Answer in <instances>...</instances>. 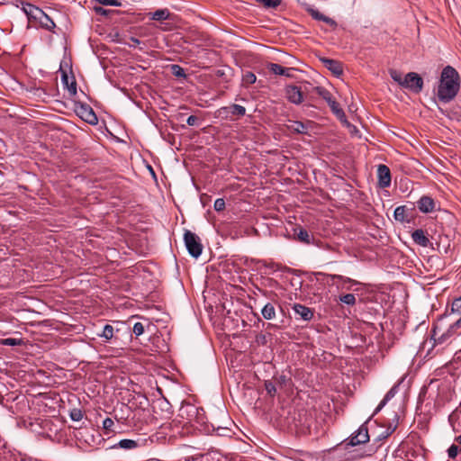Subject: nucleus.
Returning a JSON list of instances; mask_svg holds the SVG:
<instances>
[{
    "instance_id": "35",
    "label": "nucleus",
    "mask_w": 461,
    "mask_h": 461,
    "mask_svg": "<svg viewBox=\"0 0 461 461\" xmlns=\"http://www.w3.org/2000/svg\"><path fill=\"white\" fill-rule=\"evenodd\" d=\"M265 389L267 392V393L274 397L276 393V385L271 381H266L265 382Z\"/></svg>"
},
{
    "instance_id": "12",
    "label": "nucleus",
    "mask_w": 461,
    "mask_h": 461,
    "mask_svg": "<svg viewBox=\"0 0 461 461\" xmlns=\"http://www.w3.org/2000/svg\"><path fill=\"white\" fill-rule=\"evenodd\" d=\"M21 5L22 10L27 15L29 20L37 21L40 17H41V14L44 13L41 9L30 3L21 1Z\"/></svg>"
},
{
    "instance_id": "45",
    "label": "nucleus",
    "mask_w": 461,
    "mask_h": 461,
    "mask_svg": "<svg viewBox=\"0 0 461 461\" xmlns=\"http://www.w3.org/2000/svg\"><path fill=\"white\" fill-rule=\"evenodd\" d=\"M458 411V408H456L452 413L448 416V421L451 426H454L456 421L457 420L458 417L456 415V412Z\"/></svg>"
},
{
    "instance_id": "15",
    "label": "nucleus",
    "mask_w": 461,
    "mask_h": 461,
    "mask_svg": "<svg viewBox=\"0 0 461 461\" xmlns=\"http://www.w3.org/2000/svg\"><path fill=\"white\" fill-rule=\"evenodd\" d=\"M310 123L311 122L308 123H303L300 121H289V123L286 125V127L291 132L307 134L309 131L308 124Z\"/></svg>"
},
{
    "instance_id": "24",
    "label": "nucleus",
    "mask_w": 461,
    "mask_h": 461,
    "mask_svg": "<svg viewBox=\"0 0 461 461\" xmlns=\"http://www.w3.org/2000/svg\"><path fill=\"white\" fill-rule=\"evenodd\" d=\"M261 313H262V316L266 319V320H272L275 318L276 316V310H275V307L272 303H267L262 311H261Z\"/></svg>"
},
{
    "instance_id": "23",
    "label": "nucleus",
    "mask_w": 461,
    "mask_h": 461,
    "mask_svg": "<svg viewBox=\"0 0 461 461\" xmlns=\"http://www.w3.org/2000/svg\"><path fill=\"white\" fill-rule=\"evenodd\" d=\"M294 231H295V235L297 237V240L299 241L303 242L305 244H310L311 243V236H310L309 232L305 229L299 228V229H295Z\"/></svg>"
},
{
    "instance_id": "48",
    "label": "nucleus",
    "mask_w": 461,
    "mask_h": 461,
    "mask_svg": "<svg viewBox=\"0 0 461 461\" xmlns=\"http://www.w3.org/2000/svg\"><path fill=\"white\" fill-rule=\"evenodd\" d=\"M140 43V40H138L137 38H134V37H131L130 38V42L128 43V45H129L130 48H135Z\"/></svg>"
},
{
    "instance_id": "36",
    "label": "nucleus",
    "mask_w": 461,
    "mask_h": 461,
    "mask_svg": "<svg viewBox=\"0 0 461 461\" xmlns=\"http://www.w3.org/2000/svg\"><path fill=\"white\" fill-rule=\"evenodd\" d=\"M23 343L22 339L14 338H7L3 339L2 344L5 346H18Z\"/></svg>"
},
{
    "instance_id": "21",
    "label": "nucleus",
    "mask_w": 461,
    "mask_h": 461,
    "mask_svg": "<svg viewBox=\"0 0 461 461\" xmlns=\"http://www.w3.org/2000/svg\"><path fill=\"white\" fill-rule=\"evenodd\" d=\"M138 447H139L138 441L133 440V439L124 438V439L120 440L116 445L113 446V448L120 447V448L130 450V449H134Z\"/></svg>"
},
{
    "instance_id": "10",
    "label": "nucleus",
    "mask_w": 461,
    "mask_h": 461,
    "mask_svg": "<svg viewBox=\"0 0 461 461\" xmlns=\"http://www.w3.org/2000/svg\"><path fill=\"white\" fill-rule=\"evenodd\" d=\"M378 185L381 188L389 187L391 185V172L387 166L379 165L377 167Z\"/></svg>"
},
{
    "instance_id": "14",
    "label": "nucleus",
    "mask_w": 461,
    "mask_h": 461,
    "mask_svg": "<svg viewBox=\"0 0 461 461\" xmlns=\"http://www.w3.org/2000/svg\"><path fill=\"white\" fill-rule=\"evenodd\" d=\"M293 310L295 315H298L303 321H310L313 317V312L309 307H306L300 303H294Z\"/></svg>"
},
{
    "instance_id": "34",
    "label": "nucleus",
    "mask_w": 461,
    "mask_h": 461,
    "mask_svg": "<svg viewBox=\"0 0 461 461\" xmlns=\"http://www.w3.org/2000/svg\"><path fill=\"white\" fill-rule=\"evenodd\" d=\"M258 3H262L266 7L276 8L277 7L282 0H256Z\"/></svg>"
},
{
    "instance_id": "56",
    "label": "nucleus",
    "mask_w": 461,
    "mask_h": 461,
    "mask_svg": "<svg viewBox=\"0 0 461 461\" xmlns=\"http://www.w3.org/2000/svg\"><path fill=\"white\" fill-rule=\"evenodd\" d=\"M393 430H394V428H393V429H390V431H388V432L386 433V436H385V437H387L388 435H390Z\"/></svg>"
},
{
    "instance_id": "42",
    "label": "nucleus",
    "mask_w": 461,
    "mask_h": 461,
    "mask_svg": "<svg viewBox=\"0 0 461 461\" xmlns=\"http://www.w3.org/2000/svg\"><path fill=\"white\" fill-rule=\"evenodd\" d=\"M67 88L70 95L74 96L77 95V83L74 78L71 79V82L67 86Z\"/></svg>"
},
{
    "instance_id": "43",
    "label": "nucleus",
    "mask_w": 461,
    "mask_h": 461,
    "mask_svg": "<svg viewBox=\"0 0 461 461\" xmlns=\"http://www.w3.org/2000/svg\"><path fill=\"white\" fill-rule=\"evenodd\" d=\"M319 275H322L324 276H326L329 280L328 282H330V280L334 283L335 280H339V281H342L343 280V276H340V275H330V274H323V273H319Z\"/></svg>"
},
{
    "instance_id": "19",
    "label": "nucleus",
    "mask_w": 461,
    "mask_h": 461,
    "mask_svg": "<svg viewBox=\"0 0 461 461\" xmlns=\"http://www.w3.org/2000/svg\"><path fill=\"white\" fill-rule=\"evenodd\" d=\"M307 11L312 15V17L313 19L318 20V21H322L333 27L337 26V23L333 19H331L328 16H325L324 14L320 13L318 10H316L314 8H308Z\"/></svg>"
},
{
    "instance_id": "37",
    "label": "nucleus",
    "mask_w": 461,
    "mask_h": 461,
    "mask_svg": "<svg viewBox=\"0 0 461 461\" xmlns=\"http://www.w3.org/2000/svg\"><path fill=\"white\" fill-rule=\"evenodd\" d=\"M95 2H96L102 5H110V6H121L122 5V3L119 0H95Z\"/></svg>"
},
{
    "instance_id": "1",
    "label": "nucleus",
    "mask_w": 461,
    "mask_h": 461,
    "mask_svg": "<svg viewBox=\"0 0 461 461\" xmlns=\"http://www.w3.org/2000/svg\"><path fill=\"white\" fill-rule=\"evenodd\" d=\"M459 90V75L451 66H447L441 72L438 88V97L441 102L448 103L457 95Z\"/></svg>"
},
{
    "instance_id": "17",
    "label": "nucleus",
    "mask_w": 461,
    "mask_h": 461,
    "mask_svg": "<svg viewBox=\"0 0 461 461\" xmlns=\"http://www.w3.org/2000/svg\"><path fill=\"white\" fill-rule=\"evenodd\" d=\"M411 238L416 244L421 247H428L429 244L430 243L429 240L428 239V237L425 235V232L421 229L414 230L411 234Z\"/></svg>"
},
{
    "instance_id": "30",
    "label": "nucleus",
    "mask_w": 461,
    "mask_h": 461,
    "mask_svg": "<svg viewBox=\"0 0 461 461\" xmlns=\"http://www.w3.org/2000/svg\"><path fill=\"white\" fill-rule=\"evenodd\" d=\"M267 68L275 75H283L285 71L284 67L276 63H269Z\"/></svg>"
},
{
    "instance_id": "7",
    "label": "nucleus",
    "mask_w": 461,
    "mask_h": 461,
    "mask_svg": "<svg viewBox=\"0 0 461 461\" xmlns=\"http://www.w3.org/2000/svg\"><path fill=\"white\" fill-rule=\"evenodd\" d=\"M402 87L420 93L423 87V80L417 73L409 72L403 78Z\"/></svg>"
},
{
    "instance_id": "3",
    "label": "nucleus",
    "mask_w": 461,
    "mask_h": 461,
    "mask_svg": "<svg viewBox=\"0 0 461 461\" xmlns=\"http://www.w3.org/2000/svg\"><path fill=\"white\" fill-rule=\"evenodd\" d=\"M372 417L373 415L369 417L367 420L364 422L356 432H354L349 438L341 443V446H343L344 449L348 450L349 447L360 446L369 441V434L366 424L372 419Z\"/></svg>"
},
{
    "instance_id": "4",
    "label": "nucleus",
    "mask_w": 461,
    "mask_h": 461,
    "mask_svg": "<svg viewBox=\"0 0 461 461\" xmlns=\"http://www.w3.org/2000/svg\"><path fill=\"white\" fill-rule=\"evenodd\" d=\"M184 241L188 253L197 258L203 252V245L200 238L191 230H185L184 234Z\"/></svg>"
},
{
    "instance_id": "39",
    "label": "nucleus",
    "mask_w": 461,
    "mask_h": 461,
    "mask_svg": "<svg viewBox=\"0 0 461 461\" xmlns=\"http://www.w3.org/2000/svg\"><path fill=\"white\" fill-rule=\"evenodd\" d=\"M459 448L456 445H451L447 449V456L451 459H455L458 455Z\"/></svg>"
},
{
    "instance_id": "8",
    "label": "nucleus",
    "mask_w": 461,
    "mask_h": 461,
    "mask_svg": "<svg viewBox=\"0 0 461 461\" xmlns=\"http://www.w3.org/2000/svg\"><path fill=\"white\" fill-rule=\"evenodd\" d=\"M75 111L77 114L85 122L90 124L97 123V117L93 109L88 104H76Z\"/></svg>"
},
{
    "instance_id": "49",
    "label": "nucleus",
    "mask_w": 461,
    "mask_h": 461,
    "mask_svg": "<svg viewBox=\"0 0 461 461\" xmlns=\"http://www.w3.org/2000/svg\"><path fill=\"white\" fill-rule=\"evenodd\" d=\"M257 342L260 343L262 345H265L267 343V336L265 334H259L257 336Z\"/></svg>"
},
{
    "instance_id": "2",
    "label": "nucleus",
    "mask_w": 461,
    "mask_h": 461,
    "mask_svg": "<svg viewBox=\"0 0 461 461\" xmlns=\"http://www.w3.org/2000/svg\"><path fill=\"white\" fill-rule=\"evenodd\" d=\"M285 96L288 102L295 105H300L304 101L313 102V96L306 86L302 88L294 85H288L285 87Z\"/></svg>"
},
{
    "instance_id": "53",
    "label": "nucleus",
    "mask_w": 461,
    "mask_h": 461,
    "mask_svg": "<svg viewBox=\"0 0 461 461\" xmlns=\"http://www.w3.org/2000/svg\"><path fill=\"white\" fill-rule=\"evenodd\" d=\"M285 73L282 75V76H285V77H292V74L291 72L293 71V68H285Z\"/></svg>"
},
{
    "instance_id": "38",
    "label": "nucleus",
    "mask_w": 461,
    "mask_h": 461,
    "mask_svg": "<svg viewBox=\"0 0 461 461\" xmlns=\"http://www.w3.org/2000/svg\"><path fill=\"white\" fill-rule=\"evenodd\" d=\"M70 418L72 420L74 421H79L82 420L83 418V413L81 411V410H78V409H73L71 411H70Z\"/></svg>"
},
{
    "instance_id": "33",
    "label": "nucleus",
    "mask_w": 461,
    "mask_h": 461,
    "mask_svg": "<svg viewBox=\"0 0 461 461\" xmlns=\"http://www.w3.org/2000/svg\"><path fill=\"white\" fill-rule=\"evenodd\" d=\"M390 76L393 81L397 82L401 86H402L404 77L402 76L401 72L395 69H391Z\"/></svg>"
},
{
    "instance_id": "13",
    "label": "nucleus",
    "mask_w": 461,
    "mask_h": 461,
    "mask_svg": "<svg viewBox=\"0 0 461 461\" xmlns=\"http://www.w3.org/2000/svg\"><path fill=\"white\" fill-rule=\"evenodd\" d=\"M417 206L421 212H431L435 208V202L430 196L423 195L417 202Z\"/></svg>"
},
{
    "instance_id": "31",
    "label": "nucleus",
    "mask_w": 461,
    "mask_h": 461,
    "mask_svg": "<svg viewBox=\"0 0 461 461\" xmlns=\"http://www.w3.org/2000/svg\"><path fill=\"white\" fill-rule=\"evenodd\" d=\"M170 70H171V73L176 77H186L185 69L182 67H180L179 65H176V64L171 65Z\"/></svg>"
},
{
    "instance_id": "29",
    "label": "nucleus",
    "mask_w": 461,
    "mask_h": 461,
    "mask_svg": "<svg viewBox=\"0 0 461 461\" xmlns=\"http://www.w3.org/2000/svg\"><path fill=\"white\" fill-rule=\"evenodd\" d=\"M257 77L253 72L246 71L242 75L243 85L249 86L256 82Z\"/></svg>"
},
{
    "instance_id": "50",
    "label": "nucleus",
    "mask_w": 461,
    "mask_h": 461,
    "mask_svg": "<svg viewBox=\"0 0 461 461\" xmlns=\"http://www.w3.org/2000/svg\"><path fill=\"white\" fill-rule=\"evenodd\" d=\"M287 381L288 379L286 378L285 375H280L279 377L276 378V382L278 384H285Z\"/></svg>"
},
{
    "instance_id": "6",
    "label": "nucleus",
    "mask_w": 461,
    "mask_h": 461,
    "mask_svg": "<svg viewBox=\"0 0 461 461\" xmlns=\"http://www.w3.org/2000/svg\"><path fill=\"white\" fill-rule=\"evenodd\" d=\"M220 414L224 419V426H216L214 423H208L205 425L204 431L208 434L216 433L221 437L230 436L231 430L228 427L231 423V420L226 411H221Z\"/></svg>"
},
{
    "instance_id": "55",
    "label": "nucleus",
    "mask_w": 461,
    "mask_h": 461,
    "mask_svg": "<svg viewBox=\"0 0 461 461\" xmlns=\"http://www.w3.org/2000/svg\"><path fill=\"white\" fill-rule=\"evenodd\" d=\"M216 426H224V421L221 423L220 422H213Z\"/></svg>"
},
{
    "instance_id": "11",
    "label": "nucleus",
    "mask_w": 461,
    "mask_h": 461,
    "mask_svg": "<svg viewBox=\"0 0 461 461\" xmlns=\"http://www.w3.org/2000/svg\"><path fill=\"white\" fill-rule=\"evenodd\" d=\"M219 116L227 118L229 114L243 116L246 113V108L240 104H231L230 106L221 107L218 110Z\"/></svg>"
},
{
    "instance_id": "28",
    "label": "nucleus",
    "mask_w": 461,
    "mask_h": 461,
    "mask_svg": "<svg viewBox=\"0 0 461 461\" xmlns=\"http://www.w3.org/2000/svg\"><path fill=\"white\" fill-rule=\"evenodd\" d=\"M114 329L112 325L106 324L103 328L102 333L98 334L100 337L104 338L105 340H110L113 337Z\"/></svg>"
},
{
    "instance_id": "26",
    "label": "nucleus",
    "mask_w": 461,
    "mask_h": 461,
    "mask_svg": "<svg viewBox=\"0 0 461 461\" xmlns=\"http://www.w3.org/2000/svg\"><path fill=\"white\" fill-rule=\"evenodd\" d=\"M103 429L104 430V434L108 435L112 432H115L116 429L114 428V421L111 418H105L103 420Z\"/></svg>"
},
{
    "instance_id": "46",
    "label": "nucleus",
    "mask_w": 461,
    "mask_h": 461,
    "mask_svg": "<svg viewBox=\"0 0 461 461\" xmlns=\"http://www.w3.org/2000/svg\"><path fill=\"white\" fill-rule=\"evenodd\" d=\"M198 122V118L194 115H190L187 120H186V123L190 126H194L196 125Z\"/></svg>"
},
{
    "instance_id": "47",
    "label": "nucleus",
    "mask_w": 461,
    "mask_h": 461,
    "mask_svg": "<svg viewBox=\"0 0 461 461\" xmlns=\"http://www.w3.org/2000/svg\"><path fill=\"white\" fill-rule=\"evenodd\" d=\"M296 427H298L302 432H305V430L310 428V423L305 420V422L296 424Z\"/></svg>"
},
{
    "instance_id": "20",
    "label": "nucleus",
    "mask_w": 461,
    "mask_h": 461,
    "mask_svg": "<svg viewBox=\"0 0 461 461\" xmlns=\"http://www.w3.org/2000/svg\"><path fill=\"white\" fill-rule=\"evenodd\" d=\"M41 26L50 32H54V29L56 27V24L55 23L53 22V20L48 15L46 14L45 13H43L41 14V17H40L38 20H37Z\"/></svg>"
},
{
    "instance_id": "51",
    "label": "nucleus",
    "mask_w": 461,
    "mask_h": 461,
    "mask_svg": "<svg viewBox=\"0 0 461 461\" xmlns=\"http://www.w3.org/2000/svg\"><path fill=\"white\" fill-rule=\"evenodd\" d=\"M61 80H62V83L67 86L68 85H69V82H68V75L64 72L62 77H61Z\"/></svg>"
},
{
    "instance_id": "41",
    "label": "nucleus",
    "mask_w": 461,
    "mask_h": 461,
    "mask_svg": "<svg viewBox=\"0 0 461 461\" xmlns=\"http://www.w3.org/2000/svg\"><path fill=\"white\" fill-rule=\"evenodd\" d=\"M132 331L136 336H140L144 332V326L141 322H136L133 325Z\"/></svg>"
},
{
    "instance_id": "57",
    "label": "nucleus",
    "mask_w": 461,
    "mask_h": 461,
    "mask_svg": "<svg viewBox=\"0 0 461 461\" xmlns=\"http://www.w3.org/2000/svg\"><path fill=\"white\" fill-rule=\"evenodd\" d=\"M363 455H357V456H354V457H362Z\"/></svg>"
},
{
    "instance_id": "9",
    "label": "nucleus",
    "mask_w": 461,
    "mask_h": 461,
    "mask_svg": "<svg viewBox=\"0 0 461 461\" xmlns=\"http://www.w3.org/2000/svg\"><path fill=\"white\" fill-rule=\"evenodd\" d=\"M460 326H456V322L448 327V329L440 333L438 330V327H435L432 330L431 338L435 341L436 344H444L446 343L451 337H453L456 333V330Z\"/></svg>"
},
{
    "instance_id": "54",
    "label": "nucleus",
    "mask_w": 461,
    "mask_h": 461,
    "mask_svg": "<svg viewBox=\"0 0 461 461\" xmlns=\"http://www.w3.org/2000/svg\"><path fill=\"white\" fill-rule=\"evenodd\" d=\"M456 440L461 445V434L456 438Z\"/></svg>"
},
{
    "instance_id": "40",
    "label": "nucleus",
    "mask_w": 461,
    "mask_h": 461,
    "mask_svg": "<svg viewBox=\"0 0 461 461\" xmlns=\"http://www.w3.org/2000/svg\"><path fill=\"white\" fill-rule=\"evenodd\" d=\"M213 208L216 212H221L225 209V201L222 198H218L214 201Z\"/></svg>"
},
{
    "instance_id": "25",
    "label": "nucleus",
    "mask_w": 461,
    "mask_h": 461,
    "mask_svg": "<svg viewBox=\"0 0 461 461\" xmlns=\"http://www.w3.org/2000/svg\"><path fill=\"white\" fill-rule=\"evenodd\" d=\"M451 310L452 312L460 316L459 320L456 321V326H461V297L453 301Z\"/></svg>"
},
{
    "instance_id": "18",
    "label": "nucleus",
    "mask_w": 461,
    "mask_h": 461,
    "mask_svg": "<svg viewBox=\"0 0 461 461\" xmlns=\"http://www.w3.org/2000/svg\"><path fill=\"white\" fill-rule=\"evenodd\" d=\"M399 384L393 385L384 395V399L381 401V402L378 404L376 409L375 410L373 416L378 413L384 406L385 404L397 393Z\"/></svg>"
},
{
    "instance_id": "52",
    "label": "nucleus",
    "mask_w": 461,
    "mask_h": 461,
    "mask_svg": "<svg viewBox=\"0 0 461 461\" xmlns=\"http://www.w3.org/2000/svg\"><path fill=\"white\" fill-rule=\"evenodd\" d=\"M343 283H348V284H351V285H357L358 283L349 277H343V280H342Z\"/></svg>"
},
{
    "instance_id": "44",
    "label": "nucleus",
    "mask_w": 461,
    "mask_h": 461,
    "mask_svg": "<svg viewBox=\"0 0 461 461\" xmlns=\"http://www.w3.org/2000/svg\"><path fill=\"white\" fill-rule=\"evenodd\" d=\"M94 11L95 12L96 14H100L103 16H106L110 13L109 10L103 8L102 6H96V5L94 6Z\"/></svg>"
},
{
    "instance_id": "22",
    "label": "nucleus",
    "mask_w": 461,
    "mask_h": 461,
    "mask_svg": "<svg viewBox=\"0 0 461 461\" xmlns=\"http://www.w3.org/2000/svg\"><path fill=\"white\" fill-rule=\"evenodd\" d=\"M394 219L400 222L409 221L406 215V207L401 205L395 208L393 212Z\"/></svg>"
},
{
    "instance_id": "16",
    "label": "nucleus",
    "mask_w": 461,
    "mask_h": 461,
    "mask_svg": "<svg viewBox=\"0 0 461 461\" xmlns=\"http://www.w3.org/2000/svg\"><path fill=\"white\" fill-rule=\"evenodd\" d=\"M324 66L330 70L333 74L339 76L342 74L341 64L334 59L323 58L321 59Z\"/></svg>"
},
{
    "instance_id": "27",
    "label": "nucleus",
    "mask_w": 461,
    "mask_h": 461,
    "mask_svg": "<svg viewBox=\"0 0 461 461\" xmlns=\"http://www.w3.org/2000/svg\"><path fill=\"white\" fill-rule=\"evenodd\" d=\"M169 17V11L167 9H158L152 14L151 18L155 21H164Z\"/></svg>"
},
{
    "instance_id": "5",
    "label": "nucleus",
    "mask_w": 461,
    "mask_h": 461,
    "mask_svg": "<svg viewBox=\"0 0 461 461\" xmlns=\"http://www.w3.org/2000/svg\"><path fill=\"white\" fill-rule=\"evenodd\" d=\"M312 91L319 96L322 97L330 107L332 113L339 119L345 118V113L340 108L339 104L333 99L332 95L326 88L322 86L312 87Z\"/></svg>"
},
{
    "instance_id": "32",
    "label": "nucleus",
    "mask_w": 461,
    "mask_h": 461,
    "mask_svg": "<svg viewBox=\"0 0 461 461\" xmlns=\"http://www.w3.org/2000/svg\"><path fill=\"white\" fill-rule=\"evenodd\" d=\"M340 302L348 305H354L356 303V297L352 294H347L339 297Z\"/></svg>"
}]
</instances>
